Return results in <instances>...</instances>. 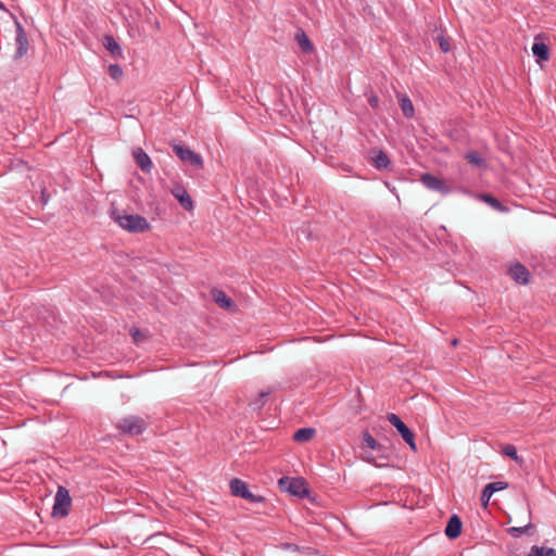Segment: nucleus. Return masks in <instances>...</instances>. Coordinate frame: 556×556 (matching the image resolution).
Here are the masks:
<instances>
[{
    "mask_svg": "<svg viewBox=\"0 0 556 556\" xmlns=\"http://www.w3.org/2000/svg\"><path fill=\"white\" fill-rule=\"evenodd\" d=\"M111 218L123 229L132 233H141L150 229L148 220L137 214H127L117 208L111 211Z\"/></svg>",
    "mask_w": 556,
    "mask_h": 556,
    "instance_id": "obj_1",
    "label": "nucleus"
},
{
    "mask_svg": "<svg viewBox=\"0 0 556 556\" xmlns=\"http://www.w3.org/2000/svg\"><path fill=\"white\" fill-rule=\"evenodd\" d=\"M148 427V422L144 418L129 415L122 418L117 424L116 428L125 434L138 435L141 434Z\"/></svg>",
    "mask_w": 556,
    "mask_h": 556,
    "instance_id": "obj_2",
    "label": "nucleus"
},
{
    "mask_svg": "<svg viewBox=\"0 0 556 556\" xmlns=\"http://www.w3.org/2000/svg\"><path fill=\"white\" fill-rule=\"evenodd\" d=\"M71 504H72V500H71L68 490L64 486H59L56 494L54 496V505H53V509H52V515L54 517H60V518L67 516Z\"/></svg>",
    "mask_w": 556,
    "mask_h": 556,
    "instance_id": "obj_3",
    "label": "nucleus"
},
{
    "mask_svg": "<svg viewBox=\"0 0 556 556\" xmlns=\"http://www.w3.org/2000/svg\"><path fill=\"white\" fill-rule=\"evenodd\" d=\"M388 420L399 431L409 447L416 452L417 446L415 442V434L412 432V430L401 420L397 415L393 413L388 415Z\"/></svg>",
    "mask_w": 556,
    "mask_h": 556,
    "instance_id": "obj_4",
    "label": "nucleus"
},
{
    "mask_svg": "<svg viewBox=\"0 0 556 556\" xmlns=\"http://www.w3.org/2000/svg\"><path fill=\"white\" fill-rule=\"evenodd\" d=\"M13 18H14V25H15V31H16V37H15L16 51L14 53V60H20L27 53L28 47H29V41L27 38V34H26L23 25L21 24V22L15 16H13Z\"/></svg>",
    "mask_w": 556,
    "mask_h": 556,
    "instance_id": "obj_5",
    "label": "nucleus"
},
{
    "mask_svg": "<svg viewBox=\"0 0 556 556\" xmlns=\"http://www.w3.org/2000/svg\"><path fill=\"white\" fill-rule=\"evenodd\" d=\"M173 150L182 162H188L197 168L203 167L202 156L192 151L191 149H189L188 147L179 143H174Z\"/></svg>",
    "mask_w": 556,
    "mask_h": 556,
    "instance_id": "obj_6",
    "label": "nucleus"
},
{
    "mask_svg": "<svg viewBox=\"0 0 556 556\" xmlns=\"http://www.w3.org/2000/svg\"><path fill=\"white\" fill-rule=\"evenodd\" d=\"M421 184L429 190L437 191L442 195L451 193L452 189L445 181L430 173H424L420 175Z\"/></svg>",
    "mask_w": 556,
    "mask_h": 556,
    "instance_id": "obj_7",
    "label": "nucleus"
},
{
    "mask_svg": "<svg viewBox=\"0 0 556 556\" xmlns=\"http://www.w3.org/2000/svg\"><path fill=\"white\" fill-rule=\"evenodd\" d=\"M279 485L292 495L304 496L307 494L305 481L301 478L283 477L279 479Z\"/></svg>",
    "mask_w": 556,
    "mask_h": 556,
    "instance_id": "obj_8",
    "label": "nucleus"
},
{
    "mask_svg": "<svg viewBox=\"0 0 556 556\" xmlns=\"http://www.w3.org/2000/svg\"><path fill=\"white\" fill-rule=\"evenodd\" d=\"M371 161L372 165L378 170H391L392 162L389 155L383 150H372L371 151Z\"/></svg>",
    "mask_w": 556,
    "mask_h": 556,
    "instance_id": "obj_9",
    "label": "nucleus"
},
{
    "mask_svg": "<svg viewBox=\"0 0 556 556\" xmlns=\"http://www.w3.org/2000/svg\"><path fill=\"white\" fill-rule=\"evenodd\" d=\"M170 192L186 211L193 210V201L185 187L176 185Z\"/></svg>",
    "mask_w": 556,
    "mask_h": 556,
    "instance_id": "obj_10",
    "label": "nucleus"
},
{
    "mask_svg": "<svg viewBox=\"0 0 556 556\" xmlns=\"http://www.w3.org/2000/svg\"><path fill=\"white\" fill-rule=\"evenodd\" d=\"M132 157L137 164V166L143 172V173H150L153 165L150 156L143 151L142 148H136L132 150Z\"/></svg>",
    "mask_w": 556,
    "mask_h": 556,
    "instance_id": "obj_11",
    "label": "nucleus"
},
{
    "mask_svg": "<svg viewBox=\"0 0 556 556\" xmlns=\"http://www.w3.org/2000/svg\"><path fill=\"white\" fill-rule=\"evenodd\" d=\"M540 39L541 36H536L532 45V53L535 56L538 63L549 60V48L545 42L540 41Z\"/></svg>",
    "mask_w": 556,
    "mask_h": 556,
    "instance_id": "obj_12",
    "label": "nucleus"
},
{
    "mask_svg": "<svg viewBox=\"0 0 556 556\" xmlns=\"http://www.w3.org/2000/svg\"><path fill=\"white\" fill-rule=\"evenodd\" d=\"M506 486H507V483L502 482V481L488 483L484 486V489L482 491V494H481V503H482V505L485 507L489 504V501H490L491 496L495 492L506 489Z\"/></svg>",
    "mask_w": 556,
    "mask_h": 556,
    "instance_id": "obj_13",
    "label": "nucleus"
},
{
    "mask_svg": "<svg viewBox=\"0 0 556 556\" xmlns=\"http://www.w3.org/2000/svg\"><path fill=\"white\" fill-rule=\"evenodd\" d=\"M214 302L223 309L232 311V300L222 290L213 289L211 291Z\"/></svg>",
    "mask_w": 556,
    "mask_h": 556,
    "instance_id": "obj_14",
    "label": "nucleus"
},
{
    "mask_svg": "<svg viewBox=\"0 0 556 556\" xmlns=\"http://www.w3.org/2000/svg\"><path fill=\"white\" fill-rule=\"evenodd\" d=\"M462 532V520L457 515H453L445 528V535L450 539H456Z\"/></svg>",
    "mask_w": 556,
    "mask_h": 556,
    "instance_id": "obj_15",
    "label": "nucleus"
},
{
    "mask_svg": "<svg viewBox=\"0 0 556 556\" xmlns=\"http://www.w3.org/2000/svg\"><path fill=\"white\" fill-rule=\"evenodd\" d=\"M103 46L113 58L122 59L123 58V49L121 48L119 43L114 39L113 36L106 35L103 38Z\"/></svg>",
    "mask_w": 556,
    "mask_h": 556,
    "instance_id": "obj_16",
    "label": "nucleus"
},
{
    "mask_svg": "<svg viewBox=\"0 0 556 556\" xmlns=\"http://www.w3.org/2000/svg\"><path fill=\"white\" fill-rule=\"evenodd\" d=\"M507 273L510 278H530L529 269L519 262L510 264Z\"/></svg>",
    "mask_w": 556,
    "mask_h": 556,
    "instance_id": "obj_17",
    "label": "nucleus"
},
{
    "mask_svg": "<svg viewBox=\"0 0 556 556\" xmlns=\"http://www.w3.org/2000/svg\"><path fill=\"white\" fill-rule=\"evenodd\" d=\"M480 200L489 204L493 210L497 212H507L508 208L495 197L490 193H480L478 195Z\"/></svg>",
    "mask_w": 556,
    "mask_h": 556,
    "instance_id": "obj_18",
    "label": "nucleus"
},
{
    "mask_svg": "<svg viewBox=\"0 0 556 556\" xmlns=\"http://www.w3.org/2000/svg\"><path fill=\"white\" fill-rule=\"evenodd\" d=\"M399 105L406 118H412L414 116L415 110L413 102L406 94L399 96Z\"/></svg>",
    "mask_w": 556,
    "mask_h": 556,
    "instance_id": "obj_19",
    "label": "nucleus"
},
{
    "mask_svg": "<svg viewBox=\"0 0 556 556\" xmlns=\"http://www.w3.org/2000/svg\"><path fill=\"white\" fill-rule=\"evenodd\" d=\"M295 40L303 52L309 53L314 50L312 41L302 29L295 34Z\"/></svg>",
    "mask_w": 556,
    "mask_h": 556,
    "instance_id": "obj_20",
    "label": "nucleus"
},
{
    "mask_svg": "<svg viewBox=\"0 0 556 556\" xmlns=\"http://www.w3.org/2000/svg\"><path fill=\"white\" fill-rule=\"evenodd\" d=\"M229 485L231 494L237 497H242L244 493L249 490L248 484L243 480L238 478L230 480Z\"/></svg>",
    "mask_w": 556,
    "mask_h": 556,
    "instance_id": "obj_21",
    "label": "nucleus"
},
{
    "mask_svg": "<svg viewBox=\"0 0 556 556\" xmlns=\"http://www.w3.org/2000/svg\"><path fill=\"white\" fill-rule=\"evenodd\" d=\"M465 160H466L469 164H471V165H473V166H476V167H478V168H482V167H485V166H486V164H485V160H484V159L481 156V154H480L478 151H476V150H470V151H468V152L465 154Z\"/></svg>",
    "mask_w": 556,
    "mask_h": 556,
    "instance_id": "obj_22",
    "label": "nucleus"
},
{
    "mask_svg": "<svg viewBox=\"0 0 556 556\" xmlns=\"http://www.w3.org/2000/svg\"><path fill=\"white\" fill-rule=\"evenodd\" d=\"M315 434V430L313 428H301L296 430L293 434V439L296 442H307Z\"/></svg>",
    "mask_w": 556,
    "mask_h": 556,
    "instance_id": "obj_23",
    "label": "nucleus"
},
{
    "mask_svg": "<svg viewBox=\"0 0 556 556\" xmlns=\"http://www.w3.org/2000/svg\"><path fill=\"white\" fill-rule=\"evenodd\" d=\"M527 556H556V549L552 547L534 545L531 547Z\"/></svg>",
    "mask_w": 556,
    "mask_h": 556,
    "instance_id": "obj_24",
    "label": "nucleus"
},
{
    "mask_svg": "<svg viewBox=\"0 0 556 556\" xmlns=\"http://www.w3.org/2000/svg\"><path fill=\"white\" fill-rule=\"evenodd\" d=\"M273 392V390L262 391L260 392L257 399H255L253 402H251V406L253 409H261L265 405L266 397Z\"/></svg>",
    "mask_w": 556,
    "mask_h": 556,
    "instance_id": "obj_25",
    "label": "nucleus"
},
{
    "mask_svg": "<svg viewBox=\"0 0 556 556\" xmlns=\"http://www.w3.org/2000/svg\"><path fill=\"white\" fill-rule=\"evenodd\" d=\"M108 73L115 81L121 80L124 75L123 68L118 64L109 65Z\"/></svg>",
    "mask_w": 556,
    "mask_h": 556,
    "instance_id": "obj_26",
    "label": "nucleus"
},
{
    "mask_svg": "<svg viewBox=\"0 0 556 556\" xmlns=\"http://www.w3.org/2000/svg\"><path fill=\"white\" fill-rule=\"evenodd\" d=\"M434 41L438 42L440 49L442 52L446 53L450 51L451 49V46H450V40L447 37H445L442 31H440L435 38H434Z\"/></svg>",
    "mask_w": 556,
    "mask_h": 556,
    "instance_id": "obj_27",
    "label": "nucleus"
},
{
    "mask_svg": "<svg viewBox=\"0 0 556 556\" xmlns=\"http://www.w3.org/2000/svg\"><path fill=\"white\" fill-rule=\"evenodd\" d=\"M502 452H503L504 455L510 457L515 462H520V458H519V456L517 454V448H516L515 445L506 444V445L503 446Z\"/></svg>",
    "mask_w": 556,
    "mask_h": 556,
    "instance_id": "obj_28",
    "label": "nucleus"
},
{
    "mask_svg": "<svg viewBox=\"0 0 556 556\" xmlns=\"http://www.w3.org/2000/svg\"><path fill=\"white\" fill-rule=\"evenodd\" d=\"M363 441H364V444L367 447H369L370 450H378L380 447V445L375 440V438L371 434H369L368 432H366L364 434Z\"/></svg>",
    "mask_w": 556,
    "mask_h": 556,
    "instance_id": "obj_29",
    "label": "nucleus"
},
{
    "mask_svg": "<svg viewBox=\"0 0 556 556\" xmlns=\"http://www.w3.org/2000/svg\"><path fill=\"white\" fill-rule=\"evenodd\" d=\"M533 526L531 523H528L523 527H511L508 529V532L513 535V536H520L521 534L526 533L530 528H532Z\"/></svg>",
    "mask_w": 556,
    "mask_h": 556,
    "instance_id": "obj_30",
    "label": "nucleus"
},
{
    "mask_svg": "<svg viewBox=\"0 0 556 556\" xmlns=\"http://www.w3.org/2000/svg\"><path fill=\"white\" fill-rule=\"evenodd\" d=\"M241 498H244L251 503H262L264 501L262 495L253 494L250 490H248Z\"/></svg>",
    "mask_w": 556,
    "mask_h": 556,
    "instance_id": "obj_31",
    "label": "nucleus"
},
{
    "mask_svg": "<svg viewBox=\"0 0 556 556\" xmlns=\"http://www.w3.org/2000/svg\"><path fill=\"white\" fill-rule=\"evenodd\" d=\"M129 333H130V336L132 338V341L136 344L140 343L144 339V334L141 333V331L139 329H137V328H131Z\"/></svg>",
    "mask_w": 556,
    "mask_h": 556,
    "instance_id": "obj_32",
    "label": "nucleus"
},
{
    "mask_svg": "<svg viewBox=\"0 0 556 556\" xmlns=\"http://www.w3.org/2000/svg\"><path fill=\"white\" fill-rule=\"evenodd\" d=\"M368 103L372 109H377L379 106V98L372 91L368 94Z\"/></svg>",
    "mask_w": 556,
    "mask_h": 556,
    "instance_id": "obj_33",
    "label": "nucleus"
},
{
    "mask_svg": "<svg viewBox=\"0 0 556 556\" xmlns=\"http://www.w3.org/2000/svg\"><path fill=\"white\" fill-rule=\"evenodd\" d=\"M48 199H49V197L46 194V192H45V191H42V193H41V200H42V202H43V203H47V202H48Z\"/></svg>",
    "mask_w": 556,
    "mask_h": 556,
    "instance_id": "obj_34",
    "label": "nucleus"
},
{
    "mask_svg": "<svg viewBox=\"0 0 556 556\" xmlns=\"http://www.w3.org/2000/svg\"><path fill=\"white\" fill-rule=\"evenodd\" d=\"M366 460L369 462V463H374L376 466H380L379 464H377L372 458H370L369 456L366 457Z\"/></svg>",
    "mask_w": 556,
    "mask_h": 556,
    "instance_id": "obj_35",
    "label": "nucleus"
},
{
    "mask_svg": "<svg viewBox=\"0 0 556 556\" xmlns=\"http://www.w3.org/2000/svg\"><path fill=\"white\" fill-rule=\"evenodd\" d=\"M0 10L1 11H8V9L5 8L4 3L0 1Z\"/></svg>",
    "mask_w": 556,
    "mask_h": 556,
    "instance_id": "obj_36",
    "label": "nucleus"
},
{
    "mask_svg": "<svg viewBox=\"0 0 556 556\" xmlns=\"http://www.w3.org/2000/svg\"><path fill=\"white\" fill-rule=\"evenodd\" d=\"M457 339L453 340V345H456L457 344Z\"/></svg>",
    "mask_w": 556,
    "mask_h": 556,
    "instance_id": "obj_37",
    "label": "nucleus"
},
{
    "mask_svg": "<svg viewBox=\"0 0 556 556\" xmlns=\"http://www.w3.org/2000/svg\"><path fill=\"white\" fill-rule=\"evenodd\" d=\"M528 281L529 280H527V279L521 280L522 283H527Z\"/></svg>",
    "mask_w": 556,
    "mask_h": 556,
    "instance_id": "obj_38",
    "label": "nucleus"
}]
</instances>
